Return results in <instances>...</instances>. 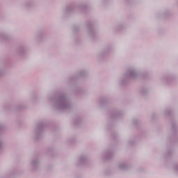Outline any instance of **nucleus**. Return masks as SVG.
Wrapping results in <instances>:
<instances>
[{
  "mask_svg": "<svg viewBox=\"0 0 178 178\" xmlns=\"http://www.w3.org/2000/svg\"><path fill=\"white\" fill-rule=\"evenodd\" d=\"M87 161V158L84 156H81L79 159V165H81V163H84Z\"/></svg>",
  "mask_w": 178,
  "mask_h": 178,
  "instance_id": "nucleus-4",
  "label": "nucleus"
},
{
  "mask_svg": "<svg viewBox=\"0 0 178 178\" xmlns=\"http://www.w3.org/2000/svg\"><path fill=\"white\" fill-rule=\"evenodd\" d=\"M83 74H84V71H82V72H81V76H83Z\"/></svg>",
  "mask_w": 178,
  "mask_h": 178,
  "instance_id": "nucleus-9",
  "label": "nucleus"
},
{
  "mask_svg": "<svg viewBox=\"0 0 178 178\" xmlns=\"http://www.w3.org/2000/svg\"><path fill=\"white\" fill-rule=\"evenodd\" d=\"M127 79H137L138 77V72L135 71L134 69H129L125 74Z\"/></svg>",
  "mask_w": 178,
  "mask_h": 178,
  "instance_id": "nucleus-2",
  "label": "nucleus"
},
{
  "mask_svg": "<svg viewBox=\"0 0 178 178\" xmlns=\"http://www.w3.org/2000/svg\"><path fill=\"white\" fill-rule=\"evenodd\" d=\"M71 106L72 104L67 100L66 95H62L56 100L54 108L58 111H65V109H69Z\"/></svg>",
  "mask_w": 178,
  "mask_h": 178,
  "instance_id": "nucleus-1",
  "label": "nucleus"
},
{
  "mask_svg": "<svg viewBox=\"0 0 178 178\" xmlns=\"http://www.w3.org/2000/svg\"><path fill=\"white\" fill-rule=\"evenodd\" d=\"M118 168H119V169H121V170L126 169V165H124V164H120L118 165Z\"/></svg>",
  "mask_w": 178,
  "mask_h": 178,
  "instance_id": "nucleus-5",
  "label": "nucleus"
},
{
  "mask_svg": "<svg viewBox=\"0 0 178 178\" xmlns=\"http://www.w3.org/2000/svg\"><path fill=\"white\" fill-rule=\"evenodd\" d=\"M3 74H5V70L1 69L0 70V77H2V76H3Z\"/></svg>",
  "mask_w": 178,
  "mask_h": 178,
  "instance_id": "nucleus-6",
  "label": "nucleus"
},
{
  "mask_svg": "<svg viewBox=\"0 0 178 178\" xmlns=\"http://www.w3.org/2000/svg\"><path fill=\"white\" fill-rule=\"evenodd\" d=\"M40 159H33L31 161L30 166L33 172H35L38 169V165H40Z\"/></svg>",
  "mask_w": 178,
  "mask_h": 178,
  "instance_id": "nucleus-3",
  "label": "nucleus"
},
{
  "mask_svg": "<svg viewBox=\"0 0 178 178\" xmlns=\"http://www.w3.org/2000/svg\"><path fill=\"white\" fill-rule=\"evenodd\" d=\"M40 130V127H37V129L35 130V134H38V131Z\"/></svg>",
  "mask_w": 178,
  "mask_h": 178,
  "instance_id": "nucleus-8",
  "label": "nucleus"
},
{
  "mask_svg": "<svg viewBox=\"0 0 178 178\" xmlns=\"http://www.w3.org/2000/svg\"><path fill=\"white\" fill-rule=\"evenodd\" d=\"M3 147V141L0 140V148H2Z\"/></svg>",
  "mask_w": 178,
  "mask_h": 178,
  "instance_id": "nucleus-7",
  "label": "nucleus"
}]
</instances>
